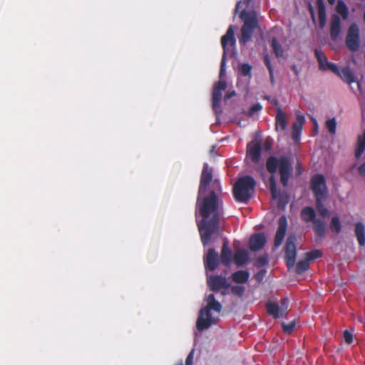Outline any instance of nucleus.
Instances as JSON below:
<instances>
[{
    "instance_id": "52",
    "label": "nucleus",
    "mask_w": 365,
    "mask_h": 365,
    "mask_svg": "<svg viewBox=\"0 0 365 365\" xmlns=\"http://www.w3.org/2000/svg\"><path fill=\"white\" fill-rule=\"evenodd\" d=\"M235 95V91H232V92H228L225 94V100H227L230 98H232V96H234Z\"/></svg>"
},
{
    "instance_id": "29",
    "label": "nucleus",
    "mask_w": 365,
    "mask_h": 365,
    "mask_svg": "<svg viewBox=\"0 0 365 365\" xmlns=\"http://www.w3.org/2000/svg\"><path fill=\"white\" fill-rule=\"evenodd\" d=\"M314 54L319 63V68L321 71H326L325 63L328 61L327 57L321 50L315 48Z\"/></svg>"
},
{
    "instance_id": "15",
    "label": "nucleus",
    "mask_w": 365,
    "mask_h": 365,
    "mask_svg": "<svg viewBox=\"0 0 365 365\" xmlns=\"http://www.w3.org/2000/svg\"><path fill=\"white\" fill-rule=\"evenodd\" d=\"M278 224L279 225L274 241V244L276 247H278L279 245H281L286 235L287 220L284 215H282L279 217Z\"/></svg>"
},
{
    "instance_id": "58",
    "label": "nucleus",
    "mask_w": 365,
    "mask_h": 365,
    "mask_svg": "<svg viewBox=\"0 0 365 365\" xmlns=\"http://www.w3.org/2000/svg\"><path fill=\"white\" fill-rule=\"evenodd\" d=\"M177 365H183L182 363L179 364H177Z\"/></svg>"
},
{
    "instance_id": "57",
    "label": "nucleus",
    "mask_w": 365,
    "mask_h": 365,
    "mask_svg": "<svg viewBox=\"0 0 365 365\" xmlns=\"http://www.w3.org/2000/svg\"><path fill=\"white\" fill-rule=\"evenodd\" d=\"M221 293H222V295H225L226 294V292L225 291H222Z\"/></svg>"
},
{
    "instance_id": "23",
    "label": "nucleus",
    "mask_w": 365,
    "mask_h": 365,
    "mask_svg": "<svg viewBox=\"0 0 365 365\" xmlns=\"http://www.w3.org/2000/svg\"><path fill=\"white\" fill-rule=\"evenodd\" d=\"M319 26L324 28L327 21L326 6L323 0H317Z\"/></svg>"
},
{
    "instance_id": "40",
    "label": "nucleus",
    "mask_w": 365,
    "mask_h": 365,
    "mask_svg": "<svg viewBox=\"0 0 365 365\" xmlns=\"http://www.w3.org/2000/svg\"><path fill=\"white\" fill-rule=\"evenodd\" d=\"M325 68H326V70H330L331 71H332L334 73H335L336 75L338 73H339L340 70L338 68V66L335 63L329 62V61H327L326 62Z\"/></svg>"
},
{
    "instance_id": "20",
    "label": "nucleus",
    "mask_w": 365,
    "mask_h": 365,
    "mask_svg": "<svg viewBox=\"0 0 365 365\" xmlns=\"http://www.w3.org/2000/svg\"><path fill=\"white\" fill-rule=\"evenodd\" d=\"M232 259V252L228 247V243L225 241L222 246L220 262L226 267L230 266Z\"/></svg>"
},
{
    "instance_id": "3",
    "label": "nucleus",
    "mask_w": 365,
    "mask_h": 365,
    "mask_svg": "<svg viewBox=\"0 0 365 365\" xmlns=\"http://www.w3.org/2000/svg\"><path fill=\"white\" fill-rule=\"evenodd\" d=\"M207 304L200 310L198 317L196 322V328L198 331H202L208 329L211 325L217 322V319L212 317L210 313L211 310L220 313L222 306L220 302L215 299L213 294H210L205 298Z\"/></svg>"
},
{
    "instance_id": "46",
    "label": "nucleus",
    "mask_w": 365,
    "mask_h": 365,
    "mask_svg": "<svg viewBox=\"0 0 365 365\" xmlns=\"http://www.w3.org/2000/svg\"><path fill=\"white\" fill-rule=\"evenodd\" d=\"M194 349H192L185 359V365H192Z\"/></svg>"
},
{
    "instance_id": "42",
    "label": "nucleus",
    "mask_w": 365,
    "mask_h": 365,
    "mask_svg": "<svg viewBox=\"0 0 365 365\" xmlns=\"http://www.w3.org/2000/svg\"><path fill=\"white\" fill-rule=\"evenodd\" d=\"M267 263V256H260L257 259L255 265L258 267H261L266 265Z\"/></svg>"
},
{
    "instance_id": "14",
    "label": "nucleus",
    "mask_w": 365,
    "mask_h": 365,
    "mask_svg": "<svg viewBox=\"0 0 365 365\" xmlns=\"http://www.w3.org/2000/svg\"><path fill=\"white\" fill-rule=\"evenodd\" d=\"M204 262L206 269L210 272L215 271L220 264L218 252L213 248L208 249L207 255L205 257Z\"/></svg>"
},
{
    "instance_id": "44",
    "label": "nucleus",
    "mask_w": 365,
    "mask_h": 365,
    "mask_svg": "<svg viewBox=\"0 0 365 365\" xmlns=\"http://www.w3.org/2000/svg\"><path fill=\"white\" fill-rule=\"evenodd\" d=\"M344 340L348 344H350L353 342V335L352 334L348 331V330H345L344 331Z\"/></svg>"
},
{
    "instance_id": "6",
    "label": "nucleus",
    "mask_w": 365,
    "mask_h": 365,
    "mask_svg": "<svg viewBox=\"0 0 365 365\" xmlns=\"http://www.w3.org/2000/svg\"><path fill=\"white\" fill-rule=\"evenodd\" d=\"M302 220L307 222H312L313 230L317 237L324 238L326 236V227L324 222L319 218H317L315 210L310 206L304 207L301 211Z\"/></svg>"
},
{
    "instance_id": "7",
    "label": "nucleus",
    "mask_w": 365,
    "mask_h": 365,
    "mask_svg": "<svg viewBox=\"0 0 365 365\" xmlns=\"http://www.w3.org/2000/svg\"><path fill=\"white\" fill-rule=\"evenodd\" d=\"M235 31L234 26L232 25L230 26L228 29L227 30L226 34L222 36L221 38V44L223 48V54L222 56L221 64H220V77L221 78L225 75V64H226V56H227V46L229 43L231 45H234L235 43Z\"/></svg>"
},
{
    "instance_id": "28",
    "label": "nucleus",
    "mask_w": 365,
    "mask_h": 365,
    "mask_svg": "<svg viewBox=\"0 0 365 365\" xmlns=\"http://www.w3.org/2000/svg\"><path fill=\"white\" fill-rule=\"evenodd\" d=\"M267 313L274 319L279 317V306L277 302H268L266 303Z\"/></svg>"
},
{
    "instance_id": "22",
    "label": "nucleus",
    "mask_w": 365,
    "mask_h": 365,
    "mask_svg": "<svg viewBox=\"0 0 365 365\" xmlns=\"http://www.w3.org/2000/svg\"><path fill=\"white\" fill-rule=\"evenodd\" d=\"M354 234L361 247L365 245V227L361 222L355 224Z\"/></svg>"
},
{
    "instance_id": "53",
    "label": "nucleus",
    "mask_w": 365,
    "mask_h": 365,
    "mask_svg": "<svg viewBox=\"0 0 365 365\" xmlns=\"http://www.w3.org/2000/svg\"><path fill=\"white\" fill-rule=\"evenodd\" d=\"M335 1H336V0H327L328 3H329L330 5H333V4H334Z\"/></svg>"
},
{
    "instance_id": "9",
    "label": "nucleus",
    "mask_w": 365,
    "mask_h": 365,
    "mask_svg": "<svg viewBox=\"0 0 365 365\" xmlns=\"http://www.w3.org/2000/svg\"><path fill=\"white\" fill-rule=\"evenodd\" d=\"M311 190L315 199L327 198V185L324 177L321 174L314 175L311 179Z\"/></svg>"
},
{
    "instance_id": "11",
    "label": "nucleus",
    "mask_w": 365,
    "mask_h": 365,
    "mask_svg": "<svg viewBox=\"0 0 365 365\" xmlns=\"http://www.w3.org/2000/svg\"><path fill=\"white\" fill-rule=\"evenodd\" d=\"M227 88L225 81H219L213 87L212 93V107L216 114L221 113L220 103L222 100V92Z\"/></svg>"
},
{
    "instance_id": "50",
    "label": "nucleus",
    "mask_w": 365,
    "mask_h": 365,
    "mask_svg": "<svg viewBox=\"0 0 365 365\" xmlns=\"http://www.w3.org/2000/svg\"><path fill=\"white\" fill-rule=\"evenodd\" d=\"M294 74L296 76H299V70L298 69L297 65L295 64H293L291 67Z\"/></svg>"
},
{
    "instance_id": "18",
    "label": "nucleus",
    "mask_w": 365,
    "mask_h": 365,
    "mask_svg": "<svg viewBox=\"0 0 365 365\" xmlns=\"http://www.w3.org/2000/svg\"><path fill=\"white\" fill-rule=\"evenodd\" d=\"M341 32V19L336 14L331 18L330 36L332 40L336 41Z\"/></svg>"
},
{
    "instance_id": "51",
    "label": "nucleus",
    "mask_w": 365,
    "mask_h": 365,
    "mask_svg": "<svg viewBox=\"0 0 365 365\" xmlns=\"http://www.w3.org/2000/svg\"><path fill=\"white\" fill-rule=\"evenodd\" d=\"M270 82L273 85L274 83V70L269 71Z\"/></svg>"
},
{
    "instance_id": "55",
    "label": "nucleus",
    "mask_w": 365,
    "mask_h": 365,
    "mask_svg": "<svg viewBox=\"0 0 365 365\" xmlns=\"http://www.w3.org/2000/svg\"><path fill=\"white\" fill-rule=\"evenodd\" d=\"M310 11L312 13V15L314 16V11H313V8L312 7V6H310Z\"/></svg>"
},
{
    "instance_id": "54",
    "label": "nucleus",
    "mask_w": 365,
    "mask_h": 365,
    "mask_svg": "<svg viewBox=\"0 0 365 365\" xmlns=\"http://www.w3.org/2000/svg\"><path fill=\"white\" fill-rule=\"evenodd\" d=\"M240 1H238L237 5H236V7H235V11H237L238 9H239V6H240Z\"/></svg>"
},
{
    "instance_id": "17",
    "label": "nucleus",
    "mask_w": 365,
    "mask_h": 365,
    "mask_svg": "<svg viewBox=\"0 0 365 365\" xmlns=\"http://www.w3.org/2000/svg\"><path fill=\"white\" fill-rule=\"evenodd\" d=\"M262 148L259 143H250L247 145V155L254 163H258L261 158Z\"/></svg>"
},
{
    "instance_id": "2",
    "label": "nucleus",
    "mask_w": 365,
    "mask_h": 365,
    "mask_svg": "<svg viewBox=\"0 0 365 365\" xmlns=\"http://www.w3.org/2000/svg\"><path fill=\"white\" fill-rule=\"evenodd\" d=\"M266 168L268 173L271 174L269 182L272 199H279V202L287 204L288 196L278 192L274 175L278 170L280 175V182L283 187H287L292 171L290 158L286 155H281L279 158L270 156L267 159Z\"/></svg>"
},
{
    "instance_id": "36",
    "label": "nucleus",
    "mask_w": 365,
    "mask_h": 365,
    "mask_svg": "<svg viewBox=\"0 0 365 365\" xmlns=\"http://www.w3.org/2000/svg\"><path fill=\"white\" fill-rule=\"evenodd\" d=\"M322 256V252L319 250H313L305 254V258L310 262L314 259H319Z\"/></svg>"
},
{
    "instance_id": "45",
    "label": "nucleus",
    "mask_w": 365,
    "mask_h": 365,
    "mask_svg": "<svg viewBox=\"0 0 365 365\" xmlns=\"http://www.w3.org/2000/svg\"><path fill=\"white\" fill-rule=\"evenodd\" d=\"M266 270L265 269H261L259 270L255 275V277L257 281H258L259 282H261L263 279L264 278V276L266 274Z\"/></svg>"
},
{
    "instance_id": "30",
    "label": "nucleus",
    "mask_w": 365,
    "mask_h": 365,
    "mask_svg": "<svg viewBox=\"0 0 365 365\" xmlns=\"http://www.w3.org/2000/svg\"><path fill=\"white\" fill-rule=\"evenodd\" d=\"M326 198H319L316 200V208L321 217L325 218L329 215V210L324 205V201Z\"/></svg>"
},
{
    "instance_id": "41",
    "label": "nucleus",
    "mask_w": 365,
    "mask_h": 365,
    "mask_svg": "<svg viewBox=\"0 0 365 365\" xmlns=\"http://www.w3.org/2000/svg\"><path fill=\"white\" fill-rule=\"evenodd\" d=\"M262 109V106L260 103H255L250 108L247 115L249 116H252L255 113L260 111Z\"/></svg>"
},
{
    "instance_id": "39",
    "label": "nucleus",
    "mask_w": 365,
    "mask_h": 365,
    "mask_svg": "<svg viewBox=\"0 0 365 365\" xmlns=\"http://www.w3.org/2000/svg\"><path fill=\"white\" fill-rule=\"evenodd\" d=\"M295 325L296 324L294 321H292L289 324L282 323V324L284 332L288 334L292 332L295 327Z\"/></svg>"
},
{
    "instance_id": "16",
    "label": "nucleus",
    "mask_w": 365,
    "mask_h": 365,
    "mask_svg": "<svg viewBox=\"0 0 365 365\" xmlns=\"http://www.w3.org/2000/svg\"><path fill=\"white\" fill-rule=\"evenodd\" d=\"M266 243V238L264 234L257 233L252 235L249 241L250 249L252 252L262 250Z\"/></svg>"
},
{
    "instance_id": "19",
    "label": "nucleus",
    "mask_w": 365,
    "mask_h": 365,
    "mask_svg": "<svg viewBox=\"0 0 365 365\" xmlns=\"http://www.w3.org/2000/svg\"><path fill=\"white\" fill-rule=\"evenodd\" d=\"M275 130L284 131L287 128V121L285 113L280 107L277 108V114L275 117Z\"/></svg>"
},
{
    "instance_id": "5",
    "label": "nucleus",
    "mask_w": 365,
    "mask_h": 365,
    "mask_svg": "<svg viewBox=\"0 0 365 365\" xmlns=\"http://www.w3.org/2000/svg\"><path fill=\"white\" fill-rule=\"evenodd\" d=\"M240 18L244 24L241 28V36L239 38L240 45L245 46L252 37L255 29L258 26V20L255 12L242 11Z\"/></svg>"
},
{
    "instance_id": "47",
    "label": "nucleus",
    "mask_w": 365,
    "mask_h": 365,
    "mask_svg": "<svg viewBox=\"0 0 365 365\" xmlns=\"http://www.w3.org/2000/svg\"><path fill=\"white\" fill-rule=\"evenodd\" d=\"M264 64H265L266 67L267 68L268 71H272V70H273V68L271 64V62H270L268 55L264 56Z\"/></svg>"
},
{
    "instance_id": "26",
    "label": "nucleus",
    "mask_w": 365,
    "mask_h": 365,
    "mask_svg": "<svg viewBox=\"0 0 365 365\" xmlns=\"http://www.w3.org/2000/svg\"><path fill=\"white\" fill-rule=\"evenodd\" d=\"M365 150V130L362 135L357 138V142L355 148V157L359 158Z\"/></svg>"
},
{
    "instance_id": "10",
    "label": "nucleus",
    "mask_w": 365,
    "mask_h": 365,
    "mask_svg": "<svg viewBox=\"0 0 365 365\" xmlns=\"http://www.w3.org/2000/svg\"><path fill=\"white\" fill-rule=\"evenodd\" d=\"M295 242L296 237L294 235H289L284 246L285 262L289 269L294 266L296 262L297 247Z\"/></svg>"
},
{
    "instance_id": "4",
    "label": "nucleus",
    "mask_w": 365,
    "mask_h": 365,
    "mask_svg": "<svg viewBox=\"0 0 365 365\" xmlns=\"http://www.w3.org/2000/svg\"><path fill=\"white\" fill-rule=\"evenodd\" d=\"M256 185L255 179L250 175L240 178L232 189L233 196L237 202L247 203L254 192Z\"/></svg>"
},
{
    "instance_id": "8",
    "label": "nucleus",
    "mask_w": 365,
    "mask_h": 365,
    "mask_svg": "<svg viewBox=\"0 0 365 365\" xmlns=\"http://www.w3.org/2000/svg\"><path fill=\"white\" fill-rule=\"evenodd\" d=\"M345 43L347 48L351 52L359 51L360 48V31L356 24H351L349 27Z\"/></svg>"
},
{
    "instance_id": "21",
    "label": "nucleus",
    "mask_w": 365,
    "mask_h": 365,
    "mask_svg": "<svg viewBox=\"0 0 365 365\" xmlns=\"http://www.w3.org/2000/svg\"><path fill=\"white\" fill-rule=\"evenodd\" d=\"M305 121V118L302 115H297L296 120L292 124V138L294 141L299 140L300 133Z\"/></svg>"
},
{
    "instance_id": "49",
    "label": "nucleus",
    "mask_w": 365,
    "mask_h": 365,
    "mask_svg": "<svg viewBox=\"0 0 365 365\" xmlns=\"http://www.w3.org/2000/svg\"><path fill=\"white\" fill-rule=\"evenodd\" d=\"M358 171L361 175L365 176V162L358 168Z\"/></svg>"
},
{
    "instance_id": "33",
    "label": "nucleus",
    "mask_w": 365,
    "mask_h": 365,
    "mask_svg": "<svg viewBox=\"0 0 365 365\" xmlns=\"http://www.w3.org/2000/svg\"><path fill=\"white\" fill-rule=\"evenodd\" d=\"M309 268V262L305 258L304 259L299 261L296 264V273L302 274Z\"/></svg>"
},
{
    "instance_id": "13",
    "label": "nucleus",
    "mask_w": 365,
    "mask_h": 365,
    "mask_svg": "<svg viewBox=\"0 0 365 365\" xmlns=\"http://www.w3.org/2000/svg\"><path fill=\"white\" fill-rule=\"evenodd\" d=\"M207 285L212 292L230 287V283L228 282L227 278L221 275H210L207 279Z\"/></svg>"
},
{
    "instance_id": "34",
    "label": "nucleus",
    "mask_w": 365,
    "mask_h": 365,
    "mask_svg": "<svg viewBox=\"0 0 365 365\" xmlns=\"http://www.w3.org/2000/svg\"><path fill=\"white\" fill-rule=\"evenodd\" d=\"M330 229L336 233H339L341 230V224L337 216L332 217L330 222Z\"/></svg>"
},
{
    "instance_id": "43",
    "label": "nucleus",
    "mask_w": 365,
    "mask_h": 365,
    "mask_svg": "<svg viewBox=\"0 0 365 365\" xmlns=\"http://www.w3.org/2000/svg\"><path fill=\"white\" fill-rule=\"evenodd\" d=\"M280 304L281 306L279 307V311H281L282 313L284 312L285 314H287V310L289 306V299L287 298L282 299Z\"/></svg>"
},
{
    "instance_id": "27",
    "label": "nucleus",
    "mask_w": 365,
    "mask_h": 365,
    "mask_svg": "<svg viewBox=\"0 0 365 365\" xmlns=\"http://www.w3.org/2000/svg\"><path fill=\"white\" fill-rule=\"evenodd\" d=\"M343 81L349 84L355 82V78L349 67H345L339 71V73L337 74Z\"/></svg>"
},
{
    "instance_id": "24",
    "label": "nucleus",
    "mask_w": 365,
    "mask_h": 365,
    "mask_svg": "<svg viewBox=\"0 0 365 365\" xmlns=\"http://www.w3.org/2000/svg\"><path fill=\"white\" fill-rule=\"evenodd\" d=\"M231 278L235 283L245 284L249 280L250 272L247 270H239L232 273Z\"/></svg>"
},
{
    "instance_id": "12",
    "label": "nucleus",
    "mask_w": 365,
    "mask_h": 365,
    "mask_svg": "<svg viewBox=\"0 0 365 365\" xmlns=\"http://www.w3.org/2000/svg\"><path fill=\"white\" fill-rule=\"evenodd\" d=\"M212 178L213 175L212 168L209 167L207 163H204L200 175V185L198 188V192H200V195L205 193L207 186L209 185H211L210 190L212 189V183L215 180H212Z\"/></svg>"
},
{
    "instance_id": "25",
    "label": "nucleus",
    "mask_w": 365,
    "mask_h": 365,
    "mask_svg": "<svg viewBox=\"0 0 365 365\" xmlns=\"http://www.w3.org/2000/svg\"><path fill=\"white\" fill-rule=\"evenodd\" d=\"M249 254L247 250L240 249L234 255V261L237 266H242L247 262Z\"/></svg>"
},
{
    "instance_id": "1",
    "label": "nucleus",
    "mask_w": 365,
    "mask_h": 365,
    "mask_svg": "<svg viewBox=\"0 0 365 365\" xmlns=\"http://www.w3.org/2000/svg\"><path fill=\"white\" fill-rule=\"evenodd\" d=\"M222 192L220 182L217 179L212 183V189L207 195L197 192L196 212L202 220L197 223L200 240L203 246L207 245L212 236L217 233L220 227V197Z\"/></svg>"
},
{
    "instance_id": "38",
    "label": "nucleus",
    "mask_w": 365,
    "mask_h": 365,
    "mask_svg": "<svg viewBox=\"0 0 365 365\" xmlns=\"http://www.w3.org/2000/svg\"><path fill=\"white\" fill-rule=\"evenodd\" d=\"M326 127L331 134L336 133V122L334 118L329 119L326 121Z\"/></svg>"
},
{
    "instance_id": "56",
    "label": "nucleus",
    "mask_w": 365,
    "mask_h": 365,
    "mask_svg": "<svg viewBox=\"0 0 365 365\" xmlns=\"http://www.w3.org/2000/svg\"><path fill=\"white\" fill-rule=\"evenodd\" d=\"M270 147H271V145L270 144H267L266 143V149L268 150V149H269Z\"/></svg>"
},
{
    "instance_id": "48",
    "label": "nucleus",
    "mask_w": 365,
    "mask_h": 365,
    "mask_svg": "<svg viewBox=\"0 0 365 365\" xmlns=\"http://www.w3.org/2000/svg\"><path fill=\"white\" fill-rule=\"evenodd\" d=\"M265 98L274 106H277V108L279 107V101L277 98H272L271 96H266Z\"/></svg>"
},
{
    "instance_id": "35",
    "label": "nucleus",
    "mask_w": 365,
    "mask_h": 365,
    "mask_svg": "<svg viewBox=\"0 0 365 365\" xmlns=\"http://www.w3.org/2000/svg\"><path fill=\"white\" fill-rule=\"evenodd\" d=\"M271 46L277 57H280L283 54V50L276 38H273L271 41Z\"/></svg>"
},
{
    "instance_id": "32",
    "label": "nucleus",
    "mask_w": 365,
    "mask_h": 365,
    "mask_svg": "<svg viewBox=\"0 0 365 365\" xmlns=\"http://www.w3.org/2000/svg\"><path fill=\"white\" fill-rule=\"evenodd\" d=\"M336 10L337 13H339L343 18V19H346L349 15L348 7L346 4L341 1L339 0L337 1Z\"/></svg>"
},
{
    "instance_id": "31",
    "label": "nucleus",
    "mask_w": 365,
    "mask_h": 365,
    "mask_svg": "<svg viewBox=\"0 0 365 365\" xmlns=\"http://www.w3.org/2000/svg\"><path fill=\"white\" fill-rule=\"evenodd\" d=\"M252 69V66L250 64L248 63H243L240 64L238 68V73L242 76L251 78Z\"/></svg>"
},
{
    "instance_id": "37",
    "label": "nucleus",
    "mask_w": 365,
    "mask_h": 365,
    "mask_svg": "<svg viewBox=\"0 0 365 365\" xmlns=\"http://www.w3.org/2000/svg\"><path fill=\"white\" fill-rule=\"evenodd\" d=\"M231 287V293L233 295L237 296L238 297H242L245 292V288L244 286L241 285H233L230 286Z\"/></svg>"
}]
</instances>
